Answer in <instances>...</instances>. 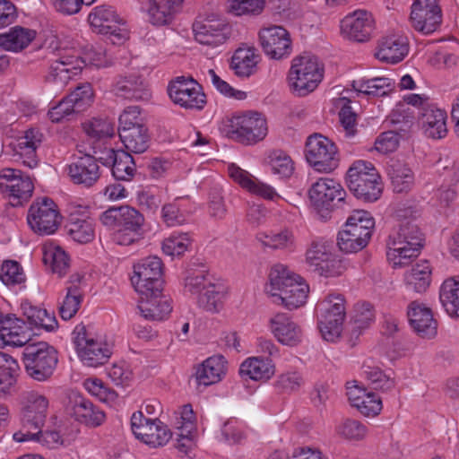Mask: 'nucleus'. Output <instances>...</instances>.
<instances>
[{
    "label": "nucleus",
    "mask_w": 459,
    "mask_h": 459,
    "mask_svg": "<svg viewBox=\"0 0 459 459\" xmlns=\"http://www.w3.org/2000/svg\"><path fill=\"white\" fill-rule=\"evenodd\" d=\"M349 190L358 199L364 202L377 201L383 190L381 178L372 163L356 160L346 174Z\"/></svg>",
    "instance_id": "obj_1"
},
{
    "label": "nucleus",
    "mask_w": 459,
    "mask_h": 459,
    "mask_svg": "<svg viewBox=\"0 0 459 459\" xmlns=\"http://www.w3.org/2000/svg\"><path fill=\"white\" fill-rule=\"evenodd\" d=\"M423 234L419 226L412 221H405L400 225L396 236L387 242V257L393 266L408 265L412 258L418 256L422 247Z\"/></svg>",
    "instance_id": "obj_2"
},
{
    "label": "nucleus",
    "mask_w": 459,
    "mask_h": 459,
    "mask_svg": "<svg viewBox=\"0 0 459 459\" xmlns=\"http://www.w3.org/2000/svg\"><path fill=\"white\" fill-rule=\"evenodd\" d=\"M324 76V67L318 58L311 55L295 57L289 72L290 89L299 97L316 90Z\"/></svg>",
    "instance_id": "obj_3"
},
{
    "label": "nucleus",
    "mask_w": 459,
    "mask_h": 459,
    "mask_svg": "<svg viewBox=\"0 0 459 459\" xmlns=\"http://www.w3.org/2000/svg\"><path fill=\"white\" fill-rule=\"evenodd\" d=\"M28 376L39 382L49 379L57 365V352L45 342L28 343L22 352Z\"/></svg>",
    "instance_id": "obj_4"
},
{
    "label": "nucleus",
    "mask_w": 459,
    "mask_h": 459,
    "mask_svg": "<svg viewBox=\"0 0 459 459\" xmlns=\"http://www.w3.org/2000/svg\"><path fill=\"white\" fill-rule=\"evenodd\" d=\"M318 328L327 342H335L341 336L346 316L342 295H329L317 307Z\"/></svg>",
    "instance_id": "obj_5"
},
{
    "label": "nucleus",
    "mask_w": 459,
    "mask_h": 459,
    "mask_svg": "<svg viewBox=\"0 0 459 459\" xmlns=\"http://www.w3.org/2000/svg\"><path fill=\"white\" fill-rule=\"evenodd\" d=\"M305 154L307 162L318 172L329 173L338 167L339 157L335 143L320 134L307 137Z\"/></svg>",
    "instance_id": "obj_6"
},
{
    "label": "nucleus",
    "mask_w": 459,
    "mask_h": 459,
    "mask_svg": "<svg viewBox=\"0 0 459 459\" xmlns=\"http://www.w3.org/2000/svg\"><path fill=\"white\" fill-rule=\"evenodd\" d=\"M163 264L158 256L143 258L134 266L132 284L140 295L160 294L162 291Z\"/></svg>",
    "instance_id": "obj_7"
},
{
    "label": "nucleus",
    "mask_w": 459,
    "mask_h": 459,
    "mask_svg": "<svg viewBox=\"0 0 459 459\" xmlns=\"http://www.w3.org/2000/svg\"><path fill=\"white\" fill-rule=\"evenodd\" d=\"M88 21L94 31L108 35L112 44H122L128 38V30L119 26L125 23L124 20L110 5L94 7L88 15Z\"/></svg>",
    "instance_id": "obj_8"
},
{
    "label": "nucleus",
    "mask_w": 459,
    "mask_h": 459,
    "mask_svg": "<svg viewBox=\"0 0 459 459\" xmlns=\"http://www.w3.org/2000/svg\"><path fill=\"white\" fill-rule=\"evenodd\" d=\"M131 428L136 438L152 447L165 446L172 437L166 424L158 418H146L141 411L132 415Z\"/></svg>",
    "instance_id": "obj_9"
},
{
    "label": "nucleus",
    "mask_w": 459,
    "mask_h": 459,
    "mask_svg": "<svg viewBox=\"0 0 459 459\" xmlns=\"http://www.w3.org/2000/svg\"><path fill=\"white\" fill-rule=\"evenodd\" d=\"M168 92L174 104L186 109L202 110L206 104L202 86L191 77H177L169 84Z\"/></svg>",
    "instance_id": "obj_10"
},
{
    "label": "nucleus",
    "mask_w": 459,
    "mask_h": 459,
    "mask_svg": "<svg viewBox=\"0 0 459 459\" xmlns=\"http://www.w3.org/2000/svg\"><path fill=\"white\" fill-rule=\"evenodd\" d=\"M230 127L231 131L227 134L247 144L255 143L267 134L266 120L257 112L234 117Z\"/></svg>",
    "instance_id": "obj_11"
},
{
    "label": "nucleus",
    "mask_w": 459,
    "mask_h": 459,
    "mask_svg": "<svg viewBox=\"0 0 459 459\" xmlns=\"http://www.w3.org/2000/svg\"><path fill=\"white\" fill-rule=\"evenodd\" d=\"M79 357L89 367H98L108 361L111 355L108 345L90 337L84 325H77L73 332Z\"/></svg>",
    "instance_id": "obj_12"
},
{
    "label": "nucleus",
    "mask_w": 459,
    "mask_h": 459,
    "mask_svg": "<svg viewBox=\"0 0 459 459\" xmlns=\"http://www.w3.org/2000/svg\"><path fill=\"white\" fill-rule=\"evenodd\" d=\"M27 221L31 230L39 235L54 233L59 225V216L53 200L44 197L34 202L29 209Z\"/></svg>",
    "instance_id": "obj_13"
},
{
    "label": "nucleus",
    "mask_w": 459,
    "mask_h": 459,
    "mask_svg": "<svg viewBox=\"0 0 459 459\" xmlns=\"http://www.w3.org/2000/svg\"><path fill=\"white\" fill-rule=\"evenodd\" d=\"M410 22L423 34L436 31L442 22L441 8L437 0H416L411 5Z\"/></svg>",
    "instance_id": "obj_14"
},
{
    "label": "nucleus",
    "mask_w": 459,
    "mask_h": 459,
    "mask_svg": "<svg viewBox=\"0 0 459 459\" xmlns=\"http://www.w3.org/2000/svg\"><path fill=\"white\" fill-rule=\"evenodd\" d=\"M83 60L77 56H64L54 60L44 76V83L53 91H60L82 70Z\"/></svg>",
    "instance_id": "obj_15"
},
{
    "label": "nucleus",
    "mask_w": 459,
    "mask_h": 459,
    "mask_svg": "<svg viewBox=\"0 0 459 459\" xmlns=\"http://www.w3.org/2000/svg\"><path fill=\"white\" fill-rule=\"evenodd\" d=\"M24 408L22 416V428L18 432L43 428L48 410V400L43 394L29 391L23 394Z\"/></svg>",
    "instance_id": "obj_16"
},
{
    "label": "nucleus",
    "mask_w": 459,
    "mask_h": 459,
    "mask_svg": "<svg viewBox=\"0 0 459 459\" xmlns=\"http://www.w3.org/2000/svg\"><path fill=\"white\" fill-rule=\"evenodd\" d=\"M259 39L264 53L273 59H281L292 51L289 31L281 26H271L259 32Z\"/></svg>",
    "instance_id": "obj_17"
},
{
    "label": "nucleus",
    "mask_w": 459,
    "mask_h": 459,
    "mask_svg": "<svg viewBox=\"0 0 459 459\" xmlns=\"http://www.w3.org/2000/svg\"><path fill=\"white\" fill-rule=\"evenodd\" d=\"M308 194L313 206L318 212L331 210L334 201H343L346 195L341 184L333 178H320L312 185Z\"/></svg>",
    "instance_id": "obj_18"
},
{
    "label": "nucleus",
    "mask_w": 459,
    "mask_h": 459,
    "mask_svg": "<svg viewBox=\"0 0 459 459\" xmlns=\"http://www.w3.org/2000/svg\"><path fill=\"white\" fill-rule=\"evenodd\" d=\"M144 218L133 207L122 206L119 229L114 233V240L122 246H129L143 238Z\"/></svg>",
    "instance_id": "obj_19"
},
{
    "label": "nucleus",
    "mask_w": 459,
    "mask_h": 459,
    "mask_svg": "<svg viewBox=\"0 0 459 459\" xmlns=\"http://www.w3.org/2000/svg\"><path fill=\"white\" fill-rule=\"evenodd\" d=\"M374 29V20L370 13L357 10L345 16L341 22L342 33L350 39L367 41Z\"/></svg>",
    "instance_id": "obj_20"
},
{
    "label": "nucleus",
    "mask_w": 459,
    "mask_h": 459,
    "mask_svg": "<svg viewBox=\"0 0 459 459\" xmlns=\"http://www.w3.org/2000/svg\"><path fill=\"white\" fill-rule=\"evenodd\" d=\"M99 158L91 154L78 157L68 166V173L74 184L92 186L100 177Z\"/></svg>",
    "instance_id": "obj_21"
},
{
    "label": "nucleus",
    "mask_w": 459,
    "mask_h": 459,
    "mask_svg": "<svg viewBox=\"0 0 459 459\" xmlns=\"http://www.w3.org/2000/svg\"><path fill=\"white\" fill-rule=\"evenodd\" d=\"M407 314L411 326L419 336L430 339L437 334V324L430 308L414 301Z\"/></svg>",
    "instance_id": "obj_22"
},
{
    "label": "nucleus",
    "mask_w": 459,
    "mask_h": 459,
    "mask_svg": "<svg viewBox=\"0 0 459 459\" xmlns=\"http://www.w3.org/2000/svg\"><path fill=\"white\" fill-rule=\"evenodd\" d=\"M228 172L230 178L234 182L252 194L260 195L268 200H273L275 197H279L273 187L259 181L248 171L244 170L234 163L229 165Z\"/></svg>",
    "instance_id": "obj_23"
},
{
    "label": "nucleus",
    "mask_w": 459,
    "mask_h": 459,
    "mask_svg": "<svg viewBox=\"0 0 459 459\" xmlns=\"http://www.w3.org/2000/svg\"><path fill=\"white\" fill-rule=\"evenodd\" d=\"M195 39L208 46H219L227 39L229 33L228 25L221 21L206 20L196 22L193 25Z\"/></svg>",
    "instance_id": "obj_24"
},
{
    "label": "nucleus",
    "mask_w": 459,
    "mask_h": 459,
    "mask_svg": "<svg viewBox=\"0 0 459 459\" xmlns=\"http://www.w3.org/2000/svg\"><path fill=\"white\" fill-rule=\"evenodd\" d=\"M99 160L104 166H111L113 177L117 180H130L135 171V164L128 152L108 150L107 156L99 157Z\"/></svg>",
    "instance_id": "obj_25"
},
{
    "label": "nucleus",
    "mask_w": 459,
    "mask_h": 459,
    "mask_svg": "<svg viewBox=\"0 0 459 459\" xmlns=\"http://www.w3.org/2000/svg\"><path fill=\"white\" fill-rule=\"evenodd\" d=\"M446 113L435 104L427 107L425 112L419 113V120L424 134L432 139L444 138L447 134Z\"/></svg>",
    "instance_id": "obj_26"
},
{
    "label": "nucleus",
    "mask_w": 459,
    "mask_h": 459,
    "mask_svg": "<svg viewBox=\"0 0 459 459\" xmlns=\"http://www.w3.org/2000/svg\"><path fill=\"white\" fill-rule=\"evenodd\" d=\"M270 328L276 339L282 344L295 346L301 342V329L286 314L278 313L272 317Z\"/></svg>",
    "instance_id": "obj_27"
},
{
    "label": "nucleus",
    "mask_w": 459,
    "mask_h": 459,
    "mask_svg": "<svg viewBox=\"0 0 459 459\" xmlns=\"http://www.w3.org/2000/svg\"><path fill=\"white\" fill-rule=\"evenodd\" d=\"M113 91L118 97L134 100H148L151 97L146 82L137 74L120 77L114 84Z\"/></svg>",
    "instance_id": "obj_28"
},
{
    "label": "nucleus",
    "mask_w": 459,
    "mask_h": 459,
    "mask_svg": "<svg viewBox=\"0 0 459 459\" xmlns=\"http://www.w3.org/2000/svg\"><path fill=\"white\" fill-rule=\"evenodd\" d=\"M138 307L145 319L156 321L166 319L172 311L170 300L161 293L140 295Z\"/></svg>",
    "instance_id": "obj_29"
},
{
    "label": "nucleus",
    "mask_w": 459,
    "mask_h": 459,
    "mask_svg": "<svg viewBox=\"0 0 459 459\" xmlns=\"http://www.w3.org/2000/svg\"><path fill=\"white\" fill-rule=\"evenodd\" d=\"M407 53L408 43L406 38L391 35L381 40L375 56L380 61L396 64L402 61Z\"/></svg>",
    "instance_id": "obj_30"
},
{
    "label": "nucleus",
    "mask_w": 459,
    "mask_h": 459,
    "mask_svg": "<svg viewBox=\"0 0 459 459\" xmlns=\"http://www.w3.org/2000/svg\"><path fill=\"white\" fill-rule=\"evenodd\" d=\"M65 228L71 238L78 243H88L94 238L93 220L84 212H70Z\"/></svg>",
    "instance_id": "obj_31"
},
{
    "label": "nucleus",
    "mask_w": 459,
    "mask_h": 459,
    "mask_svg": "<svg viewBox=\"0 0 459 459\" xmlns=\"http://www.w3.org/2000/svg\"><path fill=\"white\" fill-rule=\"evenodd\" d=\"M150 22L156 26L170 23L181 10L183 0H148Z\"/></svg>",
    "instance_id": "obj_32"
},
{
    "label": "nucleus",
    "mask_w": 459,
    "mask_h": 459,
    "mask_svg": "<svg viewBox=\"0 0 459 459\" xmlns=\"http://www.w3.org/2000/svg\"><path fill=\"white\" fill-rule=\"evenodd\" d=\"M73 415L77 421L93 428L100 426L106 419L103 411L81 396L74 400Z\"/></svg>",
    "instance_id": "obj_33"
},
{
    "label": "nucleus",
    "mask_w": 459,
    "mask_h": 459,
    "mask_svg": "<svg viewBox=\"0 0 459 459\" xmlns=\"http://www.w3.org/2000/svg\"><path fill=\"white\" fill-rule=\"evenodd\" d=\"M308 291V285L302 281L299 275H297L290 286L282 292H279V299L273 301L283 305L289 310L296 309L306 303Z\"/></svg>",
    "instance_id": "obj_34"
},
{
    "label": "nucleus",
    "mask_w": 459,
    "mask_h": 459,
    "mask_svg": "<svg viewBox=\"0 0 459 459\" xmlns=\"http://www.w3.org/2000/svg\"><path fill=\"white\" fill-rule=\"evenodd\" d=\"M35 37V30L15 26L0 34V48L7 51L19 52L26 48Z\"/></svg>",
    "instance_id": "obj_35"
},
{
    "label": "nucleus",
    "mask_w": 459,
    "mask_h": 459,
    "mask_svg": "<svg viewBox=\"0 0 459 459\" xmlns=\"http://www.w3.org/2000/svg\"><path fill=\"white\" fill-rule=\"evenodd\" d=\"M431 267L429 261L424 260L411 266L404 273V283L409 290L423 293L431 281Z\"/></svg>",
    "instance_id": "obj_36"
},
{
    "label": "nucleus",
    "mask_w": 459,
    "mask_h": 459,
    "mask_svg": "<svg viewBox=\"0 0 459 459\" xmlns=\"http://www.w3.org/2000/svg\"><path fill=\"white\" fill-rule=\"evenodd\" d=\"M225 363L222 356H212L205 359L196 370L197 383L207 386L219 382L225 374Z\"/></svg>",
    "instance_id": "obj_37"
},
{
    "label": "nucleus",
    "mask_w": 459,
    "mask_h": 459,
    "mask_svg": "<svg viewBox=\"0 0 459 459\" xmlns=\"http://www.w3.org/2000/svg\"><path fill=\"white\" fill-rule=\"evenodd\" d=\"M23 321L7 316L0 318V342L6 345L26 346L29 341L22 325Z\"/></svg>",
    "instance_id": "obj_38"
},
{
    "label": "nucleus",
    "mask_w": 459,
    "mask_h": 459,
    "mask_svg": "<svg viewBox=\"0 0 459 459\" xmlns=\"http://www.w3.org/2000/svg\"><path fill=\"white\" fill-rule=\"evenodd\" d=\"M394 82L386 77H375L371 79H359L353 81L352 87L358 93L368 97H383L388 95L394 89Z\"/></svg>",
    "instance_id": "obj_39"
},
{
    "label": "nucleus",
    "mask_w": 459,
    "mask_h": 459,
    "mask_svg": "<svg viewBox=\"0 0 459 459\" xmlns=\"http://www.w3.org/2000/svg\"><path fill=\"white\" fill-rule=\"evenodd\" d=\"M258 61L254 48H239L231 57L230 67L238 77H249L255 72Z\"/></svg>",
    "instance_id": "obj_40"
},
{
    "label": "nucleus",
    "mask_w": 459,
    "mask_h": 459,
    "mask_svg": "<svg viewBox=\"0 0 459 459\" xmlns=\"http://www.w3.org/2000/svg\"><path fill=\"white\" fill-rule=\"evenodd\" d=\"M119 137L126 152L143 153L149 146V134L145 126L119 130Z\"/></svg>",
    "instance_id": "obj_41"
},
{
    "label": "nucleus",
    "mask_w": 459,
    "mask_h": 459,
    "mask_svg": "<svg viewBox=\"0 0 459 459\" xmlns=\"http://www.w3.org/2000/svg\"><path fill=\"white\" fill-rule=\"evenodd\" d=\"M274 365L271 359L250 358L246 359L239 368L241 377L253 380H268L274 374Z\"/></svg>",
    "instance_id": "obj_42"
},
{
    "label": "nucleus",
    "mask_w": 459,
    "mask_h": 459,
    "mask_svg": "<svg viewBox=\"0 0 459 459\" xmlns=\"http://www.w3.org/2000/svg\"><path fill=\"white\" fill-rule=\"evenodd\" d=\"M388 175L394 191L403 193L409 191L414 184V173L411 169L400 160H393L389 165Z\"/></svg>",
    "instance_id": "obj_43"
},
{
    "label": "nucleus",
    "mask_w": 459,
    "mask_h": 459,
    "mask_svg": "<svg viewBox=\"0 0 459 459\" xmlns=\"http://www.w3.org/2000/svg\"><path fill=\"white\" fill-rule=\"evenodd\" d=\"M297 275L283 264L273 265L269 273V286L266 288V292L278 299L279 292L289 288Z\"/></svg>",
    "instance_id": "obj_44"
},
{
    "label": "nucleus",
    "mask_w": 459,
    "mask_h": 459,
    "mask_svg": "<svg viewBox=\"0 0 459 459\" xmlns=\"http://www.w3.org/2000/svg\"><path fill=\"white\" fill-rule=\"evenodd\" d=\"M375 221L370 213L364 210H355L348 217L344 228L362 237L365 240L369 241L372 236V229L374 228Z\"/></svg>",
    "instance_id": "obj_45"
},
{
    "label": "nucleus",
    "mask_w": 459,
    "mask_h": 459,
    "mask_svg": "<svg viewBox=\"0 0 459 459\" xmlns=\"http://www.w3.org/2000/svg\"><path fill=\"white\" fill-rule=\"evenodd\" d=\"M439 299L448 315L459 316V279L450 277L443 281Z\"/></svg>",
    "instance_id": "obj_46"
},
{
    "label": "nucleus",
    "mask_w": 459,
    "mask_h": 459,
    "mask_svg": "<svg viewBox=\"0 0 459 459\" xmlns=\"http://www.w3.org/2000/svg\"><path fill=\"white\" fill-rule=\"evenodd\" d=\"M225 288L221 284L208 285L202 293L196 296V303L199 307L212 312H219L223 306Z\"/></svg>",
    "instance_id": "obj_47"
},
{
    "label": "nucleus",
    "mask_w": 459,
    "mask_h": 459,
    "mask_svg": "<svg viewBox=\"0 0 459 459\" xmlns=\"http://www.w3.org/2000/svg\"><path fill=\"white\" fill-rule=\"evenodd\" d=\"M13 439L16 442H36L48 448H54L62 443L61 436L57 431H43L42 428L31 429L24 432H15L13 434Z\"/></svg>",
    "instance_id": "obj_48"
},
{
    "label": "nucleus",
    "mask_w": 459,
    "mask_h": 459,
    "mask_svg": "<svg viewBox=\"0 0 459 459\" xmlns=\"http://www.w3.org/2000/svg\"><path fill=\"white\" fill-rule=\"evenodd\" d=\"M305 384L302 373L296 369H288L280 373L273 383L276 393L292 394L298 393Z\"/></svg>",
    "instance_id": "obj_49"
},
{
    "label": "nucleus",
    "mask_w": 459,
    "mask_h": 459,
    "mask_svg": "<svg viewBox=\"0 0 459 459\" xmlns=\"http://www.w3.org/2000/svg\"><path fill=\"white\" fill-rule=\"evenodd\" d=\"M209 272L204 265L190 268L185 278V290L192 295H199L208 285H213Z\"/></svg>",
    "instance_id": "obj_50"
},
{
    "label": "nucleus",
    "mask_w": 459,
    "mask_h": 459,
    "mask_svg": "<svg viewBox=\"0 0 459 459\" xmlns=\"http://www.w3.org/2000/svg\"><path fill=\"white\" fill-rule=\"evenodd\" d=\"M34 186L30 177L21 172L18 178L11 186L10 191L7 192L5 197L9 199L13 206L22 205L31 197Z\"/></svg>",
    "instance_id": "obj_51"
},
{
    "label": "nucleus",
    "mask_w": 459,
    "mask_h": 459,
    "mask_svg": "<svg viewBox=\"0 0 459 459\" xmlns=\"http://www.w3.org/2000/svg\"><path fill=\"white\" fill-rule=\"evenodd\" d=\"M374 319L375 313L372 305L368 302L358 303L350 323L351 338H358L361 332L374 322Z\"/></svg>",
    "instance_id": "obj_52"
},
{
    "label": "nucleus",
    "mask_w": 459,
    "mask_h": 459,
    "mask_svg": "<svg viewBox=\"0 0 459 459\" xmlns=\"http://www.w3.org/2000/svg\"><path fill=\"white\" fill-rule=\"evenodd\" d=\"M271 171L281 178H290L294 171V162L290 156L281 150L272 151L267 157Z\"/></svg>",
    "instance_id": "obj_53"
},
{
    "label": "nucleus",
    "mask_w": 459,
    "mask_h": 459,
    "mask_svg": "<svg viewBox=\"0 0 459 459\" xmlns=\"http://www.w3.org/2000/svg\"><path fill=\"white\" fill-rule=\"evenodd\" d=\"M43 261L46 264L51 266L52 272L64 276L69 268V257L67 254L60 247L49 246L44 248Z\"/></svg>",
    "instance_id": "obj_54"
},
{
    "label": "nucleus",
    "mask_w": 459,
    "mask_h": 459,
    "mask_svg": "<svg viewBox=\"0 0 459 459\" xmlns=\"http://www.w3.org/2000/svg\"><path fill=\"white\" fill-rule=\"evenodd\" d=\"M257 239L264 246L274 249H293L295 246V237L291 230L284 229L279 232L266 235L260 233Z\"/></svg>",
    "instance_id": "obj_55"
},
{
    "label": "nucleus",
    "mask_w": 459,
    "mask_h": 459,
    "mask_svg": "<svg viewBox=\"0 0 459 459\" xmlns=\"http://www.w3.org/2000/svg\"><path fill=\"white\" fill-rule=\"evenodd\" d=\"M82 295L79 286L71 285L66 288V295L59 307L62 319L69 320L75 316L80 308Z\"/></svg>",
    "instance_id": "obj_56"
},
{
    "label": "nucleus",
    "mask_w": 459,
    "mask_h": 459,
    "mask_svg": "<svg viewBox=\"0 0 459 459\" xmlns=\"http://www.w3.org/2000/svg\"><path fill=\"white\" fill-rule=\"evenodd\" d=\"M364 376L370 387L374 390L389 392L395 386L394 379L386 376L377 367L364 366Z\"/></svg>",
    "instance_id": "obj_57"
},
{
    "label": "nucleus",
    "mask_w": 459,
    "mask_h": 459,
    "mask_svg": "<svg viewBox=\"0 0 459 459\" xmlns=\"http://www.w3.org/2000/svg\"><path fill=\"white\" fill-rule=\"evenodd\" d=\"M191 243L188 233H173L163 240L162 250L168 255L179 256L188 249Z\"/></svg>",
    "instance_id": "obj_58"
},
{
    "label": "nucleus",
    "mask_w": 459,
    "mask_h": 459,
    "mask_svg": "<svg viewBox=\"0 0 459 459\" xmlns=\"http://www.w3.org/2000/svg\"><path fill=\"white\" fill-rule=\"evenodd\" d=\"M84 132L92 139L100 140L114 134V124L106 118H92L82 125Z\"/></svg>",
    "instance_id": "obj_59"
},
{
    "label": "nucleus",
    "mask_w": 459,
    "mask_h": 459,
    "mask_svg": "<svg viewBox=\"0 0 459 459\" xmlns=\"http://www.w3.org/2000/svg\"><path fill=\"white\" fill-rule=\"evenodd\" d=\"M333 246L326 242L315 241L311 244L306 254V260L314 271L320 264L332 255Z\"/></svg>",
    "instance_id": "obj_60"
},
{
    "label": "nucleus",
    "mask_w": 459,
    "mask_h": 459,
    "mask_svg": "<svg viewBox=\"0 0 459 459\" xmlns=\"http://www.w3.org/2000/svg\"><path fill=\"white\" fill-rule=\"evenodd\" d=\"M336 431L339 436L349 440H362L368 433L367 426L359 420L346 419L341 422Z\"/></svg>",
    "instance_id": "obj_61"
},
{
    "label": "nucleus",
    "mask_w": 459,
    "mask_h": 459,
    "mask_svg": "<svg viewBox=\"0 0 459 459\" xmlns=\"http://www.w3.org/2000/svg\"><path fill=\"white\" fill-rule=\"evenodd\" d=\"M368 241L365 240L362 237L352 234V231L343 228L339 232L337 238V245L339 248L345 253H357L367 247Z\"/></svg>",
    "instance_id": "obj_62"
},
{
    "label": "nucleus",
    "mask_w": 459,
    "mask_h": 459,
    "mask_svg": "<svg viewBox=\"0 0 459 459\" xmlns=\"http://www.w3.org/2000/svg\"><path fill=\"white\" fill-rule=\"evenodd\" d=\"M78 114L85 111L93 102V91L90 84L78 86L68 95Z\"/></svg>",
    "instance_id": "obj_63"
},
{
    "label": "nucleus",
    "mask_w": 459,
    "mask_h": 459,
    "mask_svg": "<svg viewBox=\"0 0 459 459\" xmlns=\"http://www.w3.org/2000/svg\"><path fill=\"white\" fill-rule=\"evenodd\" d=\"M0 279L5 285H15L25 281V274L18 262L8 260L1 266Z\"/></svg>",
    "instance_id": "obj_64"
}]
</instances>
